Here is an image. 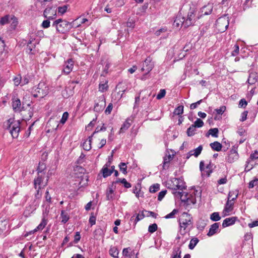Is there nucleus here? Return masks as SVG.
Returning <instances> with one entry per match:
<instances>
[{
	"mask_svg": "<svg viewBox=\"0 0 258 258\" xmlns=\"http://www.w3.org/2000/svg\"><path fill=\"white\" fill-rule=\"evenodd\" d=\"M56 10L52 9L51 7H47L44 11L43 16L48 19H53L55 18Z\"/></svg>",
	"mask_w": 258,
	"mask_h": 258,
	"instance_id": "f8f14e48",
	"label": "nucleus"
},
{
	"mask_svg": "<svg viewBox=\"0 0 258 258\" xmlns=\"http://www.w3.org/2000/svg\"><path fill=\"white\" fill-rule=\"evenodd\" d=\"M93 135H91L83 144V149L86 151H89L91 149V142Z\"/></svg>",
	"mask_w": 258,
	"mask_h": 258,
	"instance_id": "c85d7f7f",
	"label": "nucleus"
},
{
	"mask_svg": "<svg viewBox=\"0 0 258 258\" xmlns=\"http://www.w3.org/2000/svg\"><path fill=\"white\" fill-rule=\"evenodd\" d=\"M116 188V186L114 187L111 185H109L106 190V200L108 201L112 200L113 199V197L112 194L114 192V190Z\"/></svg>",
	"mask_w": 258,
	"mask_h": 258,
	"instance_id": "412c9836",
	"label": "nucleus"
},
{
	"mask_svg": "<svg viewBox=\"0 0 258 258\" xmlns=\"http://www.w3.org/2000/svg\"><path fill=\"white\" fill-rule=\"evenodd\" d=\"M11 20L12 21V22L11 23V27L13 29H15V28L17 27L18 21L17 18L14 15H11Z\"/></svg>",
	"mask_w": 258,
	"mask_h": 258,
	"instance_id": "de8ad7c7",
	"label": "nucleus"
},
{
	"mask_svg": "<svg viewBox=\"0 0 258 258\" xmlns=\"http://www.w3.org/2000/svg\"><path fill=\"white\" fill-rule=\"evenodd\" d=\"M7 229V225L5 222L0 221V234H2Z\"/></svg>",
	"mask_w": 258,
	"mask_h": 258,
	"instance_id": "13d9d810",
	"label": "nucleus"
},
{
	"mask_svg": "<svg viewBox=\"0 0 258 258\" xmlns=\"http://www.w3.org/2000/svg\"><path fill=\"white\" fill-rule=\"evenodd\" d=\"M160 189V185L158 183L154 184L150 187L149 191L151 193H155Z\"/></svg>",
	"mask_w": 258,
	"mask_h": 258,
	"instance_id": "c03bdc74",
	"label": "nucleus"
},
{
	"mask_svg": "<svg viewBox=\"0 0 258 258\" xmlns=\"http://www.w3.org/2000/svg\"><path fill=\"white\" fill-rule=\"evenodd\" d=\"M181 251L180 248H178L177 251L174 250L172 255V258H181L180 256Z\"/></svg>",
	"mask_w": 258,
	"mask_h": 258,
	"instance_id": "bf43d9fd",
	"label": "nucleus"
},
{
	"mask_svg": "<svg viewBox=\"0 0 258 258\" xmlns=\"http://www.w3.org/2000/svg\"><path fill=\"white\" fill-rule=\"evenodd\" d=\"M89 223L90 224L91 226H93L96 223V217L94 215V213H92L91 214L89 220Z\"/></svg>",
	"mask_w": 258,
	"mask_h": 258,
	"instance_id": "680f3d73",
	"label": "nucleus"
},
{
	"mask_svg": "<svg viewBox=\"0 0 258 258\" xmlns=\"http://www.w3.org/2000/svg\"><path fill=\"white\" fill-rule=\"evenodd\" d=\"M196 127L193 124H191L187 130L186 133L188 137H191L195 134L196 131Z\"/></svg>",
	"mask_w": 258,
	"mask_h": 258,
	"instance_id": "ea45409f",
	"label": "nucleus"
},
{
	"mask_svg": "<svg viewBox=\"0 0 258 258\" xmlns=\"http://www.w3.org/2000/svg\"><path fill=\"white\" fill-rule=\"evenodd\" d=\"M118 166L120 171H121L124 174H127V166L125 163L121 162L119 164Z\"/></svg>",
	"mask_w": 258,
	"mask_h": 258,
	"instance_id": "79ce46f5",
	"label": "nucleus"
},
{
	"mask_svg": "<svg viewBox=\"0 0 258 258\" xmlns=\"http://www.w3.org/2000/svg\"><path fill=\"white\" fill-rule=\"evenodd\" d=\"M108 88L107 85L105 84H100L99 85V90L101 92H104L107 90Z\"/></svg>",
	"mask_w": 258,
	"mask_h": 258,
	"instance_id": "e2e57ef3",
	"label": "nucleus"
},
{
	"mask_svg": "<svg viewBox=\"0 0 258 258\" xmlns=\"http://www.w3.org/2000/svg\"><path fill=\"white\" fill-rule=\"evenodd\" d=\"M178 210L175 209L170 213L166 215L164 217V218L165 219L173 218L174 217L175 215L178 213Z\"/></svg>",
	"mask_w": 258,
	"mask_h": 258,
	"instance_id": "864d4df0",
	"label": "nucleus"
},
{
	"mask_svg": "<svg viewBox=\"0 0 258 258\" xmlns=\"http://www.w3.org/2000/svg\"><path fill=\"white\" fill-rule=\"evenodd\" d=\"M237 219V218L236 217L226 218L222 223V227L225 228L234 224Z\"/></svg>",
	"mask_w": 258,
	"mask_h": 258,
	"instance_id": "a211bd4d",
	"label": "nucleus"
},
{
	"mask_svg": "<svg viewBox=\"0 0 258 258\" xmlns=\"http://www.w3.org/2000/svg\"><path fill=\"white\" fill-rule=\"evenodd\" d=\"M189 10L187 17L185 18V28L194 25L196 20L201 17L199 13H198L197 8L196 5L191 4L189 5Z\"/></svg>",
	"mask_w": 258,
	"mask_h": 258,
	"instance_id": "f03ea898",
	"label": "nucleus"
},
{
	"mask_svg": "<svg viewBox=\"0 0 258 258\" xmlns=\"http://www.w3.org/2000/svg\"><path fill=\"white\" fill-rule=\"evenodd\" d=\"M74 67V62L72 59H69L64 64V68L62 70V72L68 75L72 71Z\"/></svg>",
	"mask_w": 258,
	"mask_h": 258,
	"instance_id": "ddd939ff",
	"label": "nucleus"
},
{
	"mask_svg": "<svg viewBox=\"0 0 258 258\" xmlns=\"http://www.w3.org/2000/svg\"><path fill=\"white\" fill-rule=\"evenodd\" d=\"M174 181L177 184V188L179 190H182L186 188L185 183L181 178H173V182Z\"/></svg>",
	"mask_w": 258,
	"mask_h": 258,
	"instance_id": "5701e85b",
	"label": "nucleus"
},
{
	"mask_svg": "<svg viewBox=\"0 0 258 258\" xmlns=\"http://www.w3.org/2000/svg\"><path fill=\"white\" fill-rule=\"evenodd\" d=\"M172 194L177 197L180 198V200L182 202L185 203L187 200V198L188 197L189 194L183 191H174Z\"/></svg>",
	"mask_w": 258,
	"mask_h": 258,
	"instance_id": "f3484780",
	"label": "nucleus"
},
{
	"mask_svg": "<svg viewBox=\"0 0 258 258\" xmlns=\"http://www.w3.org/2000/svg\"><path fill=\"white\" fill-rule=\"evenodd\" d=\"M113 108V104L110 103L105 110V113L106 114H110L112 111Z\"/></svg>",
	"mask_w": 258,
	"mask_h": 258,
	"instance_id": "338daca9",
	"label": "nucleus"
},
{
	"mask_svg": "<svg viewBox=\"0 0 258 258\" xmlns=\"http://www.w3.org/2000/svg\"><path fill=\"white\" fill-rule=\"evenodd\" d=\"M196 202L197 200L196 198H195V195L193 196L192 194H189L188 197L187 198V200L186 201L184 205H185L186 206L191 204L194 205L196 203Z\"/></svg>",
	"mask_w": 258,
	"mask_h": 258,
	"instance_id": "473e14b6",
	"label": "nucleus"
},
{
	"mask_svg": "<svg viewBox=\"0 0 258 258\" xmlns=\"http://www.w3.org/2000/svg\"><path fill=\"white\" fill-rule=\"evenodd\" d=\"M193 222L192 217L187 213L182 214L181 220H179L180 234L183 236L186 233V229L190 226H192Z\"/></svg>",
	"mask_w": 258,
	"mask_h": 258,
	"instance_id": "20e7f679",
	"label": "nucleus"
},
{
	"mask_svg": "<svg viewBox=\"0 0 258 258\" xmlns=\"http://www.w3.org/2000/svg\"><path fill=\"white\" fill-rule=\"evenodd\" d=\"M210 219L213 221H218L221 219L218 212H214L210 216Z\"/></svg>",
	"mask_w": 258,
	"mask_h": 258,
	"instance_id": "37998d69",
	"label": "nucleus"
},
{
	"mask_svg": "<svg viewBox=\"0 0 258 258\" xmlns=\"http://www.w3.org/2000/svg\"><path fill=\"white\" fill-rule=\"evenodd\" d=\"M60 217L61 219V222L63 224H66L70 219L68 212L64 210L61 211Z\"/></svg>",
	"mask_w": 258,
	"mask_h": 258,
	"instance_id": "a878e982",
	"label": "nucleus"
},
{
	"mask_svg": "<svg viewBox=\"0 0 258 258\" xmlns=\"http://www.w3.org/2000/svg\"><path fill=\"white\" fill-rule=\"evenodd\" d=\"M185 17H182L181 15H178L175 18L173 25L177 27L183 26L185 28Z\"/></svg>",
	"mask_w": 258,
	"mask_h": 258,
	"instance_id": "2eb2a0df",
	"label": "nucleus"
},
{
	"mask_svg": "<svg viewBox=\"0 0 258 258\" xmlns=\"http://www.w3.org/2000/svg\"><path fill=\"white\" fill-rule=\"evenodd\" d=\"M14 84L16 86H18L19 85H22V77L20 75H18L15 77L13 79Z\"/></svg>",
	"mask_w": 258,
	"mask_h": 258,
	"instance_id": "a19ab883",
	"label": "nucleus"
},
{
	"mask_svg": "<svg viewBox=\"0 0 258 258\" xmlns=\"http://www.w3.org/2000/svg\"><path fill=\"white\" fill-rule=\"evenodd\" d=\"M68 9V5H64L62 7H59L57 8V12L58 14H60L61 15H62L64 14Z\"/></svg>",
	"mask_w": 258,
	"mask_h": 258,
	"instance_id": "3c124183",
	"label": "nucleus"
},
{
	"mask_svg": "<svg viewBox=\"0 0 258 258\" xmlns=\"http://www.w3.org/2000/svg\"><path fill=\"white\" fill-rule=\"evenodd\" d=\"M218 129L217 128H211L208 131V134L206 135L207 137H209L211 135L213 137H218Z\"/></svg>",
	"mask_w": 258,
	"mask_h": 258,
	"instance_id": "58836bf2",
	"label": "nucleus"
},
{
	"mask_svg": "<svg viewBox=\"0 0 258 258\" xmlns=\"http://www.w3.org/2000/svg\"><path fill=\"white\" fill-rule=\"evenodd\" d=\"M41 186H38L37 188H35L36 190V192L35 194V198L36 199H40L41 198L42 194L40 192Z\"/></svg>",
	"mask_w": 258,
	"mask_h": 258,
	"instance_id": "69168bd1",
	"label": "nucleus"
},
{
	"mask_svg": "<svg viewBox=\"0 0 258 258\" xmlns=\"http://www.w3.org/2000/svg\"><path fill=\"white\" fill-rule=\"evenodd\" d=\"M52 26L55 28L57 32L64 34L72 28L73 25L65 20L58 19L53 22Z\"/></svg>",
	"mask_w": 258,
	"mask_h": 258,
	"instance_id": "7ed1b4c3",
	"label": "nucleus"
},
{
	"mask_svg": "<svg viewBox=\"0 0 258 258\" xmlns=\"http://www.w3.org/2000/svg\"><path fill=\"white\" fill-rule=\"evenodd\" d=\"M11 15H6L5 16L2 17L0 19V25H4L8 24L10 22Z\"/></svg>",
	"mask_w": 258,
	"mask_h": 258,
	"instance_id": "f704fd0d",
	"label": "nucleus"
},
{
	"mask_svg": "<svg viewBox=\"0 0 258 258\" xmlns=\"http://www.w3.org/2000/svg\"><path fill=\"white\" fill-rule=\"evenodd\" d=\"M258 80V75L256 73L253 72L249 74L247 82L250 85L255 84Z\"/></svg>",
	"mask_w": 258,
	"mask_h": 258,
	"instance_id": "4be33fe9",
	"label": "nucleus"
},
{
	"mask_svg": "<svg viewBox=\"0 0 258 258\" xmlns=\"http://www.w3.org/2000/svg\"><path fill=\"white\" fill-rule=\"evenodd\" d=\"M238 158L239 155L237 152V147L233 146L229 151L226 160L229 163H233L236 161Z\"/></svg>",
	"mask_w": 258,
	"mask_h": 258,
	"instance_id": "9d476101",
	"label": "nucleus"
},
{
	"mask_svg": "<svg viewBox=\"0 0 258 258\" xmlns=\"http://www.w3.org/2000/svg\"><path fill=\"white\" fill-rule=\"evenodd\" d=\"M69 117V113L68 112H64L62 116V117L60 120V123L63 124L66 123Z\"/></svg>",
	"mask_w": 258,
	"mask_h": 258,
	"instance_id": "603ef678",
	"label": "nucleus"
},
{
	"mask_svg": "<svg viewBox=\"0 0 258 258\" xmlns=\"http://www.w3.org/2000/svg\"><path fill=\"white\" fill-rule=\"evenodd\" d=\"M233 50L231 52V55L232 56H236L239 53V47L237 44H235L234 46Z\"/></svg>",
	"mask_w": 258,
	"mask_h": 258,
	"instance_id": "052dcab7",
	"label": "nucleus"
},
{
	"mask_svg": "<svg viewBox=\"0 0 258 258\" xmlns=\"http://www.w3.org/2000/svg\"><path fill=\"white\" fill-rule=\"evenodd\" d=\"M12 107L15 112H20L22 110L21 103L20 100L14 97L12 99Z\"/></svg>",
	"mask_w": 258,
	"mask_h": 258,
	"instance_id": "4468645a",
	"label": "nucleus"
},
{
	"mask_svg": "<svg viewBox=\"0 0 258 258\" xmlns=\"http://www.w3.org/2000/svg\"><path fill=\"white\" fill-rule=\"evenodd\" d=\"M166 186L168 189H171L172 192L175 191H177V190L178 189L177 188V184L175 181L173 182V178L167 182Z\"/></svg>",
	"mask_w": 258,
	"mask_h": 258,
	"instance_id": "393cba45",
	"label": "nucleus"
},
{
	"mask_svg": "<svg viewBox=\"0 0 258 258\" xmlns=\"http://www.w3.org/2000/svg\"><path fill=\"white\" fill-rule=\"evenodd\" d=\"M109 253L110 255L114 258L118 257L119 251L116 246H111L109 249Z\"/></svg>",
	"mask_w": 258,
	"mask_h": 258,
	"instance_id": "c756f323",
	"label": "nucleus"
},
{
	"mask_svg": "<svg viewBox=\"0 0 258 258\" xmlns=\"http://www.w3.org/2000/svg\"><path fill=\"white\" fill-rule=\"evenodd\" d=\"M43 177L42 175H37V177L34 180V187L35 188H37L38 186H40V185L43 181Z\"/></svg>",
	"mask_w": 258,
	"mask_h": 258,
	"instance_id": "2f4dec72",
	"label": "nucleus"
},
{
	"mask_svg": "<svg viewBox=\"0 0 258 258\" xmlns=\"http://www.w3.org/2000/svg\"><path fill=\"white\" fill-rule=\"evenodd\" d=\"M131 250L130 247L124 248L122 250V255L125 258H134L135 253L130 252Z\"/></svg>",
	"mask_w": 258,
	"mask_h": 258,
	"instance_id": "cd10ccee",
	"label": "nucleus"
},
{
	"mask_svg": "<svg viewBox=\"0 0 258 258\" xmlns=\"http://www.w3.org/2000/svg\"><path fill=\"white\" fill-rule=\"evenodd\" d=\"M166 94V91L165 89H161L157 94L156 98L158 100H160L163 98Z\"/></svg>",
	"mask_w": 258,
	"mask_h": 258,
	"instance_id": "4d7b16f0",
	"label": "nucleus"
},
{
	"mask_svg": "<svg viewBox=\"0 0 258 258\" xmlns=\"http://www.w3.org/2000/svg\"><path fill=\"white\" fill-rule=\"evenodd\" d=\"M158 228V226L156 223H154L149 225L148 227V232L153 233L155 232Z\"/></svg>",
	"mask_w": 258,
	"mask_h": 258,
	"instance_id": "09e8293b",
	"label": "nucleus"
},
{
	"mask_svg": "<svg viewBox=\"0 0 258 258\" xmlns=\"http://www.w3.org/2000/svg\"><path fill=\"white\" fill-rule=\"evenodd\" d=\"M35 45L32 44V41L30 40L27 45V51H28L29 53H32V51L33 50V49L35 48Z\"/></svg>",
	"mask_w": 258,
	"mask_h": 258,
	"instance_id": "5fc2aeb1",
	"label": "nucleus"
},
{
	"mask_svg": "<svg viewBox=\"0 0 258 258\" xmlns=\"http://www.w3.org/2000/svg\"><path fill=\"white\" fill-rule=\"evenodd\" d=\"M229 18L227 15L219 18L216 21L215 25L216 28L220 32H225L229 26Z\"/></svg>",
	"mask_w": 258,
	"mask_h": 258,
	"instance_id": "423d86ee",
	"label": "nucleus"
},
{
	"mask_svg": "<svg viewBox=\"0 0 258 258\" xmlns=\"http://www.w3.org/2000/svg\"><path fill=\"white\" fill-rule=\"evenodd\" d=\"M193 125H195L196 127H201L204 125V122L201 119L198 118Z\"/></svg>",
	"mask_w": 258,
	"mask_h": 258,
	"instance_id": "6e6d98bb",
	"label": "nucleus"
},
{
	"mask_svg": "<svg viewBox=\"0 0 258 258\" xmlns=\"http://www.w3.org/2000/svg\"><path fill=\"white\" fill-rule=\"evenodd\" d=\"M105 98L104 95L99 96L98 98V102H95L94 111L97 112L102 111L105 105Z\"/></svg>",
	"mask_w": 258,
	"mask_h": 258,
	"instance_id": "9b49d317",
	"label": "nucleus"
},
{
	"mask_svg": "<svg viewBox=\"0 0 258 258\" xmlns=\"http://www.w3.org/2000/svg\"><path fill=\"white\" fill-rule=\"evenodd\" d=\"M145 215L144 214L143 211H142L141 214L139 213L137 214L136 217L135 215L132 216L130 219V221H133L134 225H136L138 221L143 219Z\"/></svg>",
	"mask_w": 258,
	"mask_h": 258,
	"instance_id": "bb28decb",
	"label": "nucleus"
},
{
	"mask_svg": "<svg viewBox=\"0 0 258 258\" xmlns=\"http://www.w3.org/2000/svg\"><path fill=\"white\" fill-rule=\"evenodd\" d=\"M49 92L48 87L44 82H40L33 89L32 94L35 98H43Z\"/></svg>",
	"mask_w": 258,
	"mask_h": 258,
	"instance_id": "39448f33",
	"label": "nucleus"
},
{
	"mask_svg": "<svg viewBox=\"0 0 258 258\" xmlns=\"http://www.w3.org/2000/svg\"><path fill=\"white\" fill-rule=\"evenodd\" d=\"M46 168V165L43 163L40 162L37 169V175H40V174H45Z\"/></svg>",
	"mask_w": 258,
	"mask_h": 258,
	"instance_id": "72a5a7b5",
	"label": "nucleus"
},
{
	"mask_svg": "<svg viewBox=\"0 0 258 258\" xmlns=\"http://www.w3.org/2000/svg\"><path fill=\"white\" fill-rule=\"evenodd\" d=\"M183 106L180 105L176 107L173 112V114L175 115H180L183 112Z\"/></svg>",
	"mask_w": 258,
	"mask_h": 258,
	"instance_id": "49530a36",
	"label": "nucleus"
},
{
	"mask_svg": "<svg viewBox=\"0 0 258 258\" xmlns=\"http://www.w3.org/2000/svg\"><path fill=\"white\" fill-rule=\"evenodd\" d=\"M154 67V62L152 61V58L148 56L144 60L143 63L141 71L142 72H146L149 73L153 69Z\"/></svg>",
	"mask_w": 258,
	"mask_h": 258,
	"instance_id": "6e6552de",
	"label": "nucleus"
},
{
	"mask_svg": "<svg viewBox=\"0 0 258 258\" xmlns=\"http://www.w3.org/2000/svg\"><path fill=\"white\" fill-rule=\"evenodd\" d=\"M166 192V190H162L160 192H159L158 196V200L161 201L165 196Z\"/></svg>",
	"mask_w": 258,
	"mask_h": 258,
	"instance_id": "774afa93",
	"label": "nucleus"
},
{
	"mask_svg": "<svg viewBox=\"0 0 258 258\" xmlns=\"http://www.w3.org/2000/svg\"><path fill=\"white\" fill-rule=\"evenodd\" d=\"M209 28H210V24H207L205 25H204L201 28L200 35L201 36H204V35H205L207 33V32H208Z\"/></svg>",
	"mask_w": 258,
	"mask_h": 258,
	"instance_id": "a18cd8bd",
	"label": "nucleus"
},
{
	"mask_svg": "<svg viewBox=\"0 0 258 258\" xmlns=\"http://www.w3.org/2000/svg\"><path fill=\"white\" fill-rule=\"evenodd\" d=\"M213 4H208V5L204 6L201 9V16L202 15H208L210 14L213 10Z\"/></svg>",
	"mask_w": 258,
	"mask_h": 258,
	"instance_id": "dca6fc26",
	"label": "nucleus"
},
{
	"mask_svg": "<svg viewBox=\"0 0 258 258\" xmlns=\"http://www.w3.org/2000/svg\"><path fill=\"white\" fill-rule=\"evenodd\" d=\"M172 157H171V155H168V156H166L164 157L163 159V168H165V167L166 166L167 164H168L170 161L171 160Z\"/></svg>",
	"mask_w": 258,
	"mask_h": 258,
	"instance_id": "8fccbe9b",
	"label": "nucleus"
},
{
	"mask_svg": "<svg viewBox=\"0 0 258 258\" xmlns=\"http://www.w3.org/2000/svg\"><path fill=\"white\" fill-rule=\"evenodd\" d=\"M236 199L237 196L235 195V197L232 198L231 200L227 199V201L222 212L223 217L228 215L229 213L232 211L233 210L234 202Z\"/></svg>",
	"mask_w": 258,
	"mask_h": 258,
	"instance_id": "1a4fd4ad",
	"label": "nucleus"
},
{
	"mask_svg": "<svg viewBox=\"0 0 258 258\" xmlns=\"http://www.w3.org/2000/svg\"><path fill=\"white\" fill-rule=\"evenodd\" d=\"M203 147L202 145H200L196 149L191 150V152H192L193 156L196 157H198L201 153L203 150Z\"/></svg>",
	"mask_w": 258,
	"mask_h": 258,
	"instance_id": "e433bc0d",
	"label": "nucleus"
},
{
	"mask_svg": "<svg viewBox=\"0 0 258 258\" xmlns=\"http://www.w3.org/2000/svg\"><path fill=\"white\" fill-rule=\"evenodd\" d=\"M132 122V119L130 118H127L121 125V127L119 130V133H124L125 131H126L131 125Z\"/></svg>",
	"mask_w": 258,
	"mask_h": 258,
	"instance_id": "aec40b11",
	"label": "nucleus"
},
{
	"mask_svg": "<svg viewBox=\"0 0 258 258\" xmlns=\"http://www.w3.org/2000/svg\"><path fill=\"white\" fill-rule=\"evenodd\" d=\"M110 166V164L106 163L104 165L102 168L101 171L102 173V175L104 178H106L110 176L112 173V170L108 169V166Z\"/></svg>",
	"mask_w": 258,
	"mask_h": 258,
	"instance_id": "6ab92c4d",
	"label": "nucleus"
},
{
	"mask_svg": "<svg viewBox=\"0 0 258 258\" xmlns=\"http://www.w3.org/2000/svg\"><path fill=\"white\" fill-rule=\"evenodd\" d=\"M226 110L225 106H221L219 108L215 109L217 114H222Z\"/></svg>",
	"mask_w": 258,
	"mask_h": 258,
	"instance_id": "0e129e2a",
	"label": "nucleus"
},
{
	"mask_svg": "<svg viewBox=\"0 0 258 258\" xmlns=\"http://www.w3.org/2000/svg\"><path fill=\"white\" fill-rule=\"evenodd\" d=\"M199 241V240L198 239V238H192L190 241L189 244L188 245V248L190 249H193L196 246V245L198 244Z\"/></svg>",
	"mask_w": 258,
	"mask_h": 258,
	"instance_id": "4c0bfd02",
	"label": "nucleus"
},
{
	"mask_svg": "<svg viewBox=\"0 0 258 258\" xmlns=\"http://www.w3.org/2000/svg\"><path fill=\"white\" fill-rule=\"evenodd\" d=\"M20 120L10 118L3 123V128L9 131L13 138H17L20 131Z\"/></svg>",
	"mask_w": 258,
	"mask_h": 258,
	"instance_id": "f257e3e1",
	"label": "nucleus"
},
{
	"mask_svg": "<svg viewBox=\"0 0 258 258\" xmlns=\"http://www.w3.org/2000/svg\"><path fill=\"white\" fill-rule=\"evenodd\" d=\"M219 228V223H215L211 226L207 235L208 236H211L214 235L217 231Z\"/></svg>",
	"mask_w": 258,
	"mask_h": 258,
	"instance_id": "b1692460",
	"label": "nucleus"
},
{
	"mask_svg": "<svg viewBox=\"0 0 258 258\" xmlns=\"http://www.w3.org/2000/svg\"><path fill=\"white\" fill-rule=\"evenodd\" d=\"M204 162L201 161L200 163V170L202 173V176L209 177L213 172V164L210 162L206 167H204Z\"/></svg>",
	"mask_w": 258,
	"mask_h": 258,
	"instance_id": "0eeeda50",
	"label": "nucleus"
},
{
	"mask_svg": "<svg viewBox=\"0 0 258 258\" xmlns=\"http://www.w3.org/2000/svg\"><path fill=\"white\" fill-rule=\"evenodd\" d=\"M210 146L213 150L216 151H220L222 148V144L217 141L211 143Z\"/></svg>",
	"mask_w": 258,
	"mask_h": 258,
	"instance_id": "7c9ffc66",
	"label": "nucleus"
},
{
	"mask_svg": "<svg viewBox=\"0 0 258 258\" xmlns=\"http://www.w3.org/2000/svg\"><path fill=\"white\" fill-rule=\"evenodd\" d=\"M47 223V220L43 218L42 219L41 223L38 225V226L35 229V231H38L42 230L46 225Z\"/></svg>",
	"mask_w": 258,
	"mask_h": 258,
	"instance_id": "c9c22d12",
	"label": "nucleus"
}]
</instances>
